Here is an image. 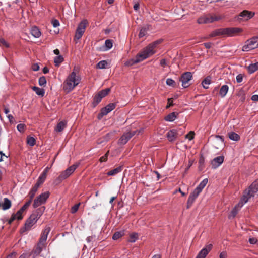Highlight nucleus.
Segmentation results:
<instances>
[{
    "label": "nucleus",
    "instance_id": "393cba45",
    "mask_svg": "<svg viewBox=\"0 0 258 258\" xmlns=\"http://www.w3.org/2000/svg\"><path fill=\"white\" fill-rule=\"evenodd\" d=\"M11 202L7 198L4 199V202L1 204L3 210H6L9 209L11 207Z\"/></svg>",
    "mask_w": 258,
    "mask_h": 258
},
{
    "label": "nucleus",
    "instance_id": "0eeeda50",
    "mask_svg": "<svg viewBox=\"0 0 258 258\" xmlns=\"http://www.w3.org/2000/svg\"><path fill=\"white\" fill-rule=\"evenodd\" d=\"M49 196L50 192L49 191H46L40 194L34 200V203L33 204V208H36L44 204Z\"/></svg>",
    "mask_w": 258,
    "mask_h": 258
},
{
    "label": "nucleus",
    "instance_id": "b1692460",
    "mask_svg": "<svg viewBox=\"0 0 258 258\" xmlns=\"http://www.w3.org/2000/svg\"><path fill=\"white\" fill-rule=\"evenodd\" d=\"M46 244H43L41 243H38L37 246L34 251V256H36L39 255L42 251V249L45 248Z\"/></svg>",
    "mask_w": 258,
    "mask_h": 258
},
{
    "label": "nucleus",
    "instance_id": "0e129e2a",
    "mask_svg": "<svg viewBox=\"0 0 258 258\" xmlns=\"http://www.w3.org/2000/svg\"><path fill=\"white\" fill-rule=\"evenodd\" d=\"M243 79L242 76L241 74H239L236 76V81L238 83L242 82Z\"/></svg>",
    "mask_w": 258,
    "mask_h": 258
},
{
    "label": "nucleus",
    "instance_id": "c03bdc74",
    "mask_svg": "<svg viewBox=\"0 0 258 258\" xmlns=\"http://www.w3.org/2000/svg\"><path fill=\"white\" fill-rule=\"evenodd\" d=\"M147 29L146 28H142L140 30V33L139 34V37L140 38H142L146 35L147 33Z\"/></svg>",
    "mask_w": 258,
    "mask_h": 258
},
{
    "label": "nucleus",
    "instance_id": "1a4fd4ad",
    "mask_svg": "<svg viewBox=\"0 0 258 258\" xmlns=\"http://www.w3.org/2000/svg\"><path fill=\"white\" fill-rule=\"evenodd\" d=\"M243 31L242 29L238 27L223 28V36L233 37L237 35Z\"/></svg>",
    "mask_w": 258,
    "mask_h": 258
},
{
    "label": "nucleus",
    "instance_id": "f3484780",
    "mask_svg": "<svg viewBox=\"0 0 258 258\" xmlns=\"http://www.w3.org/2000/svg\"><path fill=\"white\" fill-rule=\"evenodd\" d=\"M245 204L243 201H242V199L241 200L240 202L237 204L234 208L232 210L230 214L229 215V218H233L235 217V216L237 214V212L240 208H241L243 205Z\"/></svg>",
    "mask_w": 258,
    "mask_h": 258
},
{
    "label": "nucleus",
    "instance_id": "39448f33",
    "mask_svg": "<svg viewBox=\"0 0 258 258\" xmlns=\"http://www.w3.org/2000/svg\"><path fill=\"white\" fill-rule=\"evenodd\" d=\"M79 163H76L68 167L66 170L60 173L58 177L56 179L55 182L57 183H60L62 180L69 177L79 166Z\"/></svg>",
    "mask_w": 258,
    "mask_h": 258
},
{
    "label": "nucleus",
    "instance_id": "4468645a",
    "mask_svg": "<svg viewBox=\"0 0 258 258\" xmlns=\"http://www.w3.org/2000/svg\"><path fill=\"white\" fill-rule=\"evenodd\" d=\"M212 244L207 245L205 247L203 248L198 253L196 258H205L209 252L212 249Z\"/></svg>",
    "mask_w": 258,
    "mask_h": 258
},
{
    "label": "nucleus",
    "instance_id": "72a5a7b5",
    "mask_svg": "<svg viewBox=\"0 0 258 258\" xmlns=\"http://www.w3.org/2000/svg\"><path fill=\"white\" fill-rule=\"evenodd\" d=\"M32 89L37 95L41 96H44L45 93L44 89L35 86L33 87Z\"/></svg>",
    "mask_w": 258,
    "mask_h": 258
},
{
    "label": "nucleus",
    "instance_id": "9b49d317",
    "mask_svg": "<svg viewBox=\"0 0 258 258\" xmlns=\"http://www.w3.org/2000/svg\"><path fill=\"white\" fill-rule=\"evenodd\" d=\"M192 75L191 72H185L181 77L180 81L182 82V86L184 88L189 86V82L191 80Z\"/></svg>",
    "mask_w": 258,
    "mask_h": 258
},
{
    "label": "nucleus",
    "instance_id": "13d9d810",
    "mask_svg": "<svg viewBox=\"0 0 258 258\" xmlns=\"http://www.w3.org/2000/svg\"><path fill=\"white\" fill-rule=\"evenodd\" d=\"M52 24L54 27H56L59 25V22L57 20L54 19L52 20Z\"/></svg>",
    "mask_w": 258,
    "mask_h": 258
},
{
    "label": "nucleus",
    "instance_id": "58836bf2",
    "mask_svg": "<svg viewBox=\"0 0 258 258\" xmlns=\"http://www.w3.org/2000/svg\"><path fill=\"white\" fill-rule=\"evenodd\" d=\"M63 61V58L61 55H58L54 58V62L56 66H59V64Z\"/></svg>",
    "mask_w": 258,
    "mask_h": 258
},
{
    "label": "nucleus",
    "instance_id": "052dcab7",
    "mask_svg": "<svg viewBox=\"0 0 258 258\" xmlns=\"http://www.w3.org/2000/svg\"><path fill=\"white\" fill-rule=\"evenodd\" d=\"M42 184V183H39V182L37 181V183L34 185V186L32 187L34 189L36 190V191L38 190V188L39 186Z\"/></svg>",
    "mask_w": 258,
    "mask_h": 258
},
{
    "label": "nucleus",
    "instance_id": "37998d69",
    "mask_svg": "<svg viewBox=\"0 0 258 258\" xmlns=\"http://www.w3.org/2000/svg\"><path fill=\"white\" fill-rule=\"evenodd\" d=\"M46 84V79L44 76H42L39 79V84L41 86H44Z\"/></svg>",
    "mask_w": 258,
    "mask_h": 258
},
{
    "label": "nucleus",
    "instance_id": "c756f323",
    "mask_svg": "<svg viewBox=\"0 0 258 258\" xmlns=\"http://www.w3.org/2000/svg\"><path fill=\"white\" fill-rule=\"evenodd\" d=\"M247 70L248 72L250 74L254 73L255 71L258 70V62L250 64L247 67Z\"/></svg>",
    "mask_w": 258,
    "mask_h": 258
},
{
    "label": "nucleus",
    "instance_id": "680f3d73",
    "mask_svg": "<svg viewBox=\"0 0 258 258\" xmlns=\"http://www.w3.org/2000/svg\"><path fill=\"white\" fill-rule=\"evenodd\" d=\"M42 184V183H39V182L37 181V183L34 185V186L32 187L34 189L36 190V191L38 190V188L39 186Z\"/></svg>",
    "mask_w": 258,
    "mask_h": 258
},
{
    "label": "nucleus",
    "instance_id": "ea45409f",
    "mask_svg": "<svg viewBox=\"0 0 258 258\" xmlns=\"http://www.w3.org/2000/svg\"><path fill=\"white\" fill-rule=\"evenodd\" d=\"M107 65V62L105 60H102L99 61L97 64V68L102 69H105L106 67V66Z\"/></svg>",
    "mask_w": 258,
    "mask_h": 258
},
{
    "label": "nucleus",
    "instance_id": "423d86ee",
    "mask_svg": "<svg viewBox=\"0 0 258 258\" xmlns=\"http://www.w3.org/2000/svg\"><path fill=\"white\" fill-rule=\"evenodd\" d=\"M258 47V37H253L247 40L242 47L243 51H249Z\"/></svg>",
    "mask_w": 258,
    "mask_h": 258
},
{
    "label": "nucleus",
    "instance_id": "5fc2aeb1",
    "mask_svg": "<svg viewBox=\"0 0 258 258\" xmlns=\"http://www.w3.org/2000/svg\"><path fill=\"white\" fill-rule=\"evenodd\" d=\"M103 98L99 95V93H98L94 97V101L97 103H99L101 99H102Z\"/></svg>",
    "mask_w": 258,
    "mask_h": 258
},
{
    "label": "nucleus",
    "instance_id": "2f4dec72",
    "mask_svg": "<svg viewBox=\"0 0 258 258\" xmlns=\"http://www.w3.org/2000/svg\"><path fill=\"white\" fill-rule=\"evenodd\" d=\"M66 125V123L64 121H60L57 124L55 130L56 132H61L64 128Z\"/></svg>",
    "mask_w": 258,
    "mask_h": 258
},
{
    "label": "nucleus",
    "instance_id": "a18cd8bd",
    "mask_svg": "<svg viewBox=\"0 0 258 258\" xmlns=\"http://www.w3.org/2000/svg\"><path fill=\"white\" fill-rule=\"evenodd\" d=\"M32 200H31V199H29V201H27L21 208V211H24L25 210H26L28 208V207L30 205Z\"/></svg>",
    "mask_w": 258,
    "mask_h": 258
},
{
    "label": "nucleus",
    "instance_id": "3c124183",
    "mask_svg": "<svg viewBox=\"0 0 258 258\" xmlns=\"http://www.w3.org/2000/svg\"><path fill=\"white\" fill-rule=\"evenodd\" d=\"M23 211H21V209L17 212L16 214L15 215H16L17 219L18 220H21L23 218V216L22 215V213L23 212Z\"/></svg>",
    "mask_w": 258,
    "mask_h": 258
},
{
    "label": "nucleus",
    "instance_id": "dca6fc26",
    "mask_svg": "<svg viewBox=\"0 0 258 258\" xmlns=\"http://www.w3.org/2000/svg\"><path fill=\"white\" fill-rule=\"evenodd\" d=\"M254 14L255 13L253 12L244 10L239 14L238 18L240 19L241 17L245 20H248L252 18Z\"/></svg>",
    "mask_w": 258,
    "mask_h": 258
},
{
    "label": "nucleus",
    "instance_id": "864d4df0",
    "mask_svg": "<svg viewBox=\"0 0 258 258\" xmlns=\"http://www.w3.org/2000/svg\"><path fill=\"white\" fill-rule=\"evenodd\" d=\"M80 203L76 204L72 207L71 212L72 213H75L78 211L79 206H80Z\"/></svg>",
    "mask_w": 258,
    "mask_h": 258
},
{
    "label": "nucleus",
    "instance_id": "338daca9",
    "mask_svg": "<svg viewBox=\"0 0 258 258\" xmlns=\"http://www.w3.org/2000/svg\"><path fill=\"white\" fill-rule=\"evenodd\" d=\"M32 70L34 71H37L39 69V66L38 64H34L32 67Z\"/></svg>",
    "mask_w": 258,
    "mask_h": 258
},
{
    "label": "nucleus",
    "instance_id": "bf43d9fd",
    "mask_svg": "<svg viewBox=\"0 0 258 258\" xmlns=\"http://www.w3.org/2000/svg\"><path fill=\"white\" fill-rule=\"evenodd\" d=\"M173 105V98H169L168 99V104L166 106V108H168L170 106Z\"/></svg>",
    "mask_w": 258,
    "mask_h": 258
},
{
    "label": "nucleus",
    "instance_id": "5701e85b",
    "mask_svg": "<svg viewBox=\"0 0 258 258\" xmlns=\"http://www.w3.org/2000/svg\"><path fill=\"white\" fill-rule=\"evenodd\" d=\"M142 61L140 58L139 57L138 54H137L135 58L128 60L125 63V65L126 66H131L136 63H138Z\"/></svg>",
    "mask_w": 258,
    "mask_h": 258
},
{
    "label": "nucleus",
    "instance_id": "c85d7f7f",
    "mask_svg": "<svg viewBox=\"0 0 258 258\" xmlns=\"http://www.w3.org/2000/svg\"><path fill=\"white\" fill-rule=\"evenodd\" d=\"M178 114V113L175 112H172L167 115L165 119L167 121H173L176 119Z\"/></svg>",
    "mask_w": 258,
    "mask_h": 258
},
{
    "label": "nucleus",
    "instance_id": "49530a36",
    "mask_svg": "<svg viewBox=\"0 0 258 258\" xmlns=\"http://www.w3.org/2000/svg\"><path fill=\"white\" fill-rule=\"evenodd\" d=\"M46 176H47V175H45V173H42V174L39 177L37 181H38V182H39V183H41L42 184L44 182V181L46 178Z\"/></svg>",
    "mask_w": 258,
    "mask_h": 258
},
{
    "label": "nucleus",
    "instance_id": "79ce46f5",
    "mask_svg": "<svg viewBox=\"0 0 258 258\" xmlns=\"http://www.w3.org/2000/svg\"><path fill=\"white\" fill-rule=\"evenodd\" d=\"M110 88H106L100 91L98 93L102 98L106 96L110 92Z\"/></svg>",
    "mask_w": 258,
    "mask_h": 258
},
{
    "label": "nucleus",
    "instance_id": "09e8293b",
    "mask_svg": "<svg viewBox=\"0 0 258 258\" xmlns=\"http://www.w3.org/2000/svg\"><path fill=\"white\" fill-rule=\"evenodd\" d=\"M0 46L8 48L9 47V44L4 39L1 38H0Z\"/></svg>",
    "mask_w": 258,
    "mask_h": 258
},
{
    "label": "nucleus",
    "instance_id": "6e6552de",
    "mask_svg": "<svg viewBox=\"0 0 258 258\" xmlns=\"http://www.w3.org/2000/svg\"><path fill=\"white\" fill-rule=\"evenodd\" d=\"M87 24L88 21L85 19L83 20L79 24L75 33V40H79L82 37L85 31Z\"/></svg>",
    "mask_w": 258,
    "mask_h": 258
},
{
    "label": "nucleus",
    "instance_id": "4c0bfd02",
    "mask_svg": "<svg viewBox=\"0 0 258 258\" xmlns=\"http://www.w3.org/2000/svg\"><path fill=\"white\" fill-rule=\"evenodd\" d=\"M27 143L30 146H33L36 144V140L32 137L28 136L27 138Z\"/></svg>",
    "mask_w": 258,
    "mask_h": 258
},
{
    "label": "nucleus",
    "instance_id": "4d7b16f0",
    "mask_svg": "<svg viewBox=\"0 0 258 258\" xmlns=\"http://www.w3.org/2000/svg\"><path fill=\"white\" fill-rule=\"evenodd\" d=\"M166 84L169 86H173L175 84V81L170 78H168L166 80Z\"/></svg>",
    "mask_w": 258,
    "mask_h": 258
},
{
    "label": "nucleus",
    "instance_id": "4be33fe9",
    "mask_svg": "<svg viewBox=\"0 0 258 258\" xmlns=\"http://www.w3.org/2000/svg\"><path fill=\"white\" fill-rule=\"evenodd\" d=\"M216 140L214 141V146L217 149H219L223 144L224 139L223 138L219 135L216 136Z\"/></svg>",
    "mask_w": 258,
    "mask_h": 258
},
{
    "label": "nucleus",
    "instance_id": "a878e982",
    "mask_svg": "<svg viewBox=\"0 0 258 258\" xmlns=\"http://www.w3.org/2000/svg\"><path fill=\"white\" fill-rule=\"evenodd\" d=\"M31 34L35 38H39L41 35V33L38 28L35 26L31 28Z\"/></svg>",
    "mask_w": 258,
    "mask_h": 258
},
{
    "label": "nucleus",
    "instance_id": "f704fd0d",
    "mask_svg": "<svg viewBox=\"0 0 258 258\" xmlns=\"http://www.w3.org/2000/svg\"><path fill=\"white\" fill-rule=\"evenodd\" d=\"M124 235V231H117L114 233L112 236V238L113 240H117L119 238L121 237Z\"/></svg>",
    "mask_w": 258,
    "mask_h": 258
},
{
    "label": "nucleus",
    "instance_id": "ddd939ff",
    "mask_svg": "<svg viewBox=\"0 0 258 258\" xmlns=\"http://www.w3.org/2000/svg\"><path fill=\"white\" fill-rule=\"evenodd\" d=\"M116 106L115 103H110L107 105L106 107L102 108L99 115V116L102 117L103 116L107 115L109 112L113 110Z\"/></svg>",
    "mask_w": 258,
    "mask_h": 258
},
{
    "label": "nucleus",
    "instance_id": "aec40b11",
    "mask_svg": "<svg viewBox=\"0 0 258 258\" xmlns=\"http://www.w3.org/2000/svg\"><path fill=\"white\" fill-rule=\"evenodd\" d=\"M167 138L169 141H174L177 137V132L175 130L169 131L166 135Z\"/></svg>",
    "mask_w": 258,
    "mask_h": 258
},
{
    "label": "nucleus",
    "instance_id": "473e14b6",
    "mask_svg": "<svg viewBox=\"0 0 258 258\" xmlns=\"http://www.w3.org/2000/svg\"><path fill=\"white\" fill-rule=\"evenodd\" d=\"M229 138L233 141H238L240 139V136L234 132H230L228 133Z\"/></svg>",
    "mask_w": 258,
    "mask_h": 258
},
{
    "label": "nucleus",
    "instance_id": "7ed1b4c3",
    "mask_svg": "<svg viewBox=\"0 0 258 258\" xmlns=\"http://www.w3.org/2000/svg\"><path fill=\"white\" fill-rule=\"evenodd\" d=\"M208 179H204L199 185L196 188V189L194 190V191L191 193L190 196L188 197L187 202V208H189L196 199L198 197L199 194L201 192L203 188L205 187L206 184L208 183Z\"/></svg>",
    "mask_w": 258,
    "mask_h": 258
},
{
    "label": "nucleus",
    "instance_id": "7c9ffc66",
    "mask_svg": "<svg viewBox=\"0 0 258 258\" xmlns=\"http://www.w3.org/2000/svg\"><path fill=\"white\" fill-rule=\"evenodd\" d=\"M228 89H229V87L227 85H223L221 87V88L220 89V91H219V94L220 95V96L222 97H224L226 95V94L228 91Z\"/></svg>",
    "mask_w": 258,
    "mask_h": 258
},
{
    "label": "nucleus",
    "instance_id": "6e6d98bb",
    "mask_svg": "<svg viewBox=\"0 0 258 258\" xmlns=\"http://www.w3.org/2000/svg\"><path fill=\"white\" fill-rule=\"evenodd\" d=\"M186 138L188 139L189 140H191L194 138V132L190 131L188 134L186 135Z\"/></svg>",
    "mask_w": 258,
    "mask_h": 258
},
{
    "label": "nucleus",
    "instance_id": "f03ea898",
    "mask_svg": "<svg viewBox=\"0 0 258 258\" xmlns=\"http://www.w3.org/2000/svg\"><path fill=\"white\" fill-rule=\"evenodd\" d=\"M161 42V40L155 41L142 49L138 54L142 61L153 55L155 52L157 46Z\"/></svg>",
    "mask_w": 258,
    "mask_h": 258
},
{
    "label": "nucleus",
    "instance_id": "cd10ccee",
    "mask_svg": "<svg viewBox=\"0 0 258 258\" xmlns=\"http://www.w3.org/2000/svg\"><path fill=\"white\" fill-rule=\"evenodd\" d=\"M122 170V167L121 166H119L117 167V168L110 170L107 173V175L109 176H114L117 173L120 172Z\"/></svg>",
    "mask_w": 258,
    "mask_h": 258
},
{
    "label": "nucleus",
    "instance_id": "603ef678",
    "mask_svg": "<svg viewBox=\"0 0 258 258\" xmlns=\"http://www.w3.org/2000/svg\"><path fill=\"white\" fill-rule=\"evenodd\" d=\"M25 127V125L24 124H19L17 126V130L20 132H23L24 131Z\"/></svg>",
    "mask_w": 258,
    "mask_h": 258
},
{
    "label": "nucleus",
    "instance_id": "de8ad7c7",
    "mask_svg": "<svg viewBox=\"0 0 258 258\" xmlns=\"http://www.w3.org/2000/svg\"><path fill=\"white\" fill-rule=\"evenodd\" d=\"M37 191L32 188L28 194L29 199L33 200Z\"/></svg>",
    "mask_w": 258,
    "mask_h": 258
},
{
    "label": "nucleus",
    "instance_id": "774afa93",
    "mask_svg": "<svg viewBox=\"0 0 258 258\" xmlns=\"http://www.w3.org/2000/svg\"><path fill=\"white\" fill-rule=\"evenodd\" d=\"M227 255L226 252H222L220 253L219 257L220 258H227Z\"/></svg>",
    "mask_w": 258,
    "mask_h": 258
},
{
    "label": "nucleus",
    "instance_id": "6ab92c4d",
    "mask_svg": "<svg viewBox=\"0 0 258 258\" xmlns=\"http://www.w3.org/2000/svg\"><path fill=\"white\" fill-rule=\"evenodd\" d=\"M224 161V157L220 156L215 158L211 162V165L213 168H216L219 166Z\"/></svg>",
    "mask_w": 258,
    "mask_h": 258
},
{
    "label": "nucleus",
    "instance_id": "9d476101",
    "mask_svg": "<svg viewBox=\"0 0 258 258\" xmlns=\"http://www.w3.org/2000/svg\"><path fill=\"white\" fill-rule=\"evenodd\" d=\"M38 220L35 218L34 215H31L30 217L26 221L24 227L23 228L22 232H24L26 231H29L31 229L32 227L36 223Z\"/></svg>",
    "mask_w": 258,
    "mask_h": 258
},
{
    "label": "nucleus",
    "instance_id": "412c9836",
    "mask_svg": "<svg viewBox=\"0 0 258 258\" xmlns=\"http://www.w3.org/2000/svg\"><path fill=\"white\" fill-rule=\"evenodd\" d=\"M45 210V207L44 206L40 207V208L37 209L34 212L31 214L32 215H34L35 218L38 220L39 218L42 216L43 213H44Z\"/></svg>",
    "mask_w": 258,
    "mask_h": 258
},
{
    "label": "nucleus",
    "instance_id": "e2e57ef3",
    "mask_svg": "<svg viewBox=\"0 0 258 258\" xmlns=\"http://www.w3.org/2000/svg\"><path fill=\"white\" fill-rule=\"evenodd\" d=\"M42 184V183H39V182L37 181V183L34 185V186L32 187L34 189L36 190V191L38 190V188L39 186Z\"/></svg>",
    "mask_w": 258,
    "mask_h": 258
},
{
    "label": "nucleus",
    "instance_id": "e433bc0d",
    "mask_svg": "<svg viewBox=\"0 0 258 258\" xmlns=\"http://www.w3.org/2000/svg\"><path fill=\"white\" fill-rule=\"evenodd\" d=\"M211 83V78L210 77H206L202 82V84L203 87L205 89L208 88V85Z\"/></svg>",
    "mask_w": 258,
    "mask_h": 258
},
{
    "label": "nucleus",
    "instance_id": "2eb2a0df",
    "mask_svg": "<svg viewBox=\"0 0 258 258\" xmlns=\"http://www.w3.org/2000/svg\"><path fill=\"white\" fill-rule=\"evenodd\" d=\"M135 132H127L124 133L119 140V143L121 145L125 144L134 135Z\"/></svg>",
    "mask_w": 258,
    "mask_h": 258
},
{
    "label": "nucleus",
    "instance_id": "f8f14e48",
    "mask_svg": "<svg viewBox=\"0 0 258 258\" xmlns=\"http://www.w3.org/2000/svg\"><path fill=\"white\" fill-rule=\"evenodd\" d=\"M219 18L216 17H213L211 16H204L199 18L197 22L199 24L210 23L214 21H217Z\"/></svg>",
    "mask_w": 258,
    "mask_h": 258
},
{
    "label": "nucleus",
    "instance_id": "c9c22d12",
    "mask_svg": "<svg viewBox=\"0 0 258 258\" xmlns=\"http://www.w3.org/2000/svg\"><path fill=\"white\" fill-rule=\"evenodd\" d=\"M112 41L110 39H107L105 42V48L104 51H107L111 49L112 47Z\"/></svg>",
    "mask_w": 258,
    "mask_h": 258
},
{
    "label": "nucleus",
    "instance_id": "69168bd1",
    "mask_svg": "<svg viewBox=\"0 0 258 258\" xmlns=\"http://www.w3.org/2000/svg\"><path fill=\"white\" fill-rule=\"evenodd\" d=\"M249 242L250 244H255L257 242V239L255 238H250L249 239Z\"/></svg>",
    "mask_w": 258,
    "mask_h": 258
},
{
    "label": "nucleus",
    "instance_id": "20e7f679",
    "mask_svg": "<svg viewBox=\"0 0 258 258\" xmlns=\"http://www.w3.org/2000/svg\"><path fill=\"white\" fill-rule=\"evenodd\" d=\"M258 192V180L253 182L249 187L248 190H245L242 198V201L245 203H247L249 199L254 197Z\"/></svg>",
    "mask_w": 258,
    "mask_h": 258
},
{
    "label": "nucleus",
    "instance_id": "8fccbe9b",
    "mask_svg": "<svg viewBox=\"0 0 258 258\" xmlns=\"http://www.w3.org/2000/svg\"><path fill=\"white\" fill-rule=\"evenodd\" d=\"M109 154V151H107V153L103 156L100 157L99 161L101 162H106L107 160L108 156Z\"/></svg>",
    "mask_w": 258,
    "mask_h": 258
},
{
    "label": "nucleus",
    "instance_id": "f257e3e1",
    "mask_svg": "<svg viewBox=\"0 0 258 258\" xmlns=\"http://www.w3.org/2000/svg\"><path fill=\"white\" fill-rule=\"evenodd\" d=\"M81 78L77 75L75 69L67 77L63 83V89L66 93L72 91L80 82Z\"/></svg>",
    "mask_w": 258,
    "mask_h": 258
},
{
    "label": "nucleus",
    "instance_id": "a211bd4d",
    "mask_svg": "<svg viewBox=\"0 0 258 258\" xmlns=\"http://www.w3.org/2000/svg\"><path fill=\"white\" fill-rule=\"evenodd\" d=\"M50 231V228L49 227H46L42 231L41 234V237L40 238L39 243H41L43 244H46L45 241L47 238L48 234H49Z\"/></svg>",
    "mask_w": 258,
    "mask_h": 258
},
{
    "label": "nucleus",
    "instance_id": "a19ab883",
    "mask_svg": "<svg viewBox=\"0 0 258 258\" xmlns=\"http://www.w3.org/2000/svg\"><path fill=\"white\" fill-rule=\"evenodd\" d=\"M138 238V235L136 233H133L130 234L128 240L130 242H135Z\"/></svg>",
    "mask_w": 258,
    "mask_h": 258
},
{
    "label": "nucleus",
    "instance_id": "bb28decb",
    "mask_svg": "<svg viewBox=\"0 0 258 258\" xmlns=\"http://www.w3.org/2000/svg\"><path fill=\"white\" fill-rule=\"evenodd\" d=\"M217 36H223V28L218 29L213 31L209 36V37H213Z\"/></svg>",
    "mask_w": 258,
    "mask_h": 258
}]
</instances>
